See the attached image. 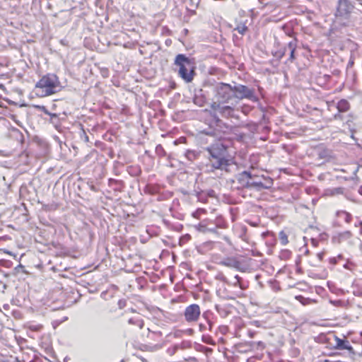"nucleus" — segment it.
I'll use <instances>...</instances> for the list:
<instances>
[{
	"label": "nucleus",
	"instance_id": "f257e3e1",
	"mask_svg": "<svg viewBox=\"0 0 362 362\" xmlns=\"http://www.w3.org/2000/svg\"><path fill=\"white\" fill-rule=\"evenodd\" d=\"M209 152V163L206 164V171L214 172L215 170L228 171V167L232 160L226 158L227 147L221 141L212 144L206 148Z\"/></svg>",
	"mask_w": 362,
	"mask_h": 362
},
{
	"label": "nucleus",
	"instance_id": "f03ea898",
	"mask_svg": "<svg viewBox=\"0 0 362 362\" xmlns=\"http://www.w3.org/2000/svg\"><path fill=\"white\" fill-rule=\"evenodd\" d=\"M59 86L58 78L54 74L44 76L35 85L36 93L41 97L55 93Z\"/></svg>",
	"mask_w": 362,
	"mask_h": 362
},
{
	"label": "nucleus",
	"instance_id": "7ed1b4c3",
	"mask_svg": "<svg viewBox=\"0 0 362 362\" xmlns=\"http://www.w3.org/2000/svg\"><path fill=\"white\" fill-rule=\"evenodd\" d=\"M175 65L177 67L179 76L187 83H189L194 78V67L189 59L185 54L177 55Z\"/></svg>",
	"mask_w": 362,
	"mask_h": 362
},
{
	"label": "nucleus",
	"instance_id": "20e7f679",
	"mask_svg": "<svg viewBox=\"0 0 362 362\" xmlns=\"http://www.w3.org/2000/svg\"><path fill=\"white\" fill-rule=\"evenodd\" d=\"M216 96L220 102L228 103L234 98L233 86L221 83L216 86Z\"/></svg>",
	"mask_w": 362,
	"mask_h": 362
},
{
	"label": "nucleus",
	"instance_id": "39448f33",
	"mask_svg": "<svg viewBox=\"0 0 362 362\" xmlns=\"http://www.w3.org/2000/svg\"><path fill=\"white\" fill-rule=\"evenodd\" d=\"M234 98L243 100L244 98L249 99L253 102L257 101V98L255 95L252 89L243 85H236L233 86Z\"/></svg>",
	"mask_w": 362,
	"mask_h": 362
},
{
	"label": "nucleus",
	"instance_id": "423d86ee",
	"mask_svg": "<svg viewBox=\"0 0 362 362\" xmlns=\"http://www.w3.org/2000/svg\"><path fill=\"white\" fill-rule=\"evenodd\" d=\"M200 314V307L197 304H192L187 306L184 312L185 319L189 323L197 322Z\"/></svg>",
	"mask_w": 362,
	"mask_h": 362
},
{
	"label": "nucleus",
	"instance_id": "0eeeda50",
	"mask_svg": "<svg viewBox=\"0 0 362 362\" xmlns=\"http://www.w3.org/2000/svg\"><path fill=\"white\" fill-rule=\"evenodd\" d=\"M297 47V40L296 39L292 40L291 42H289L287 45L284 48L283 51H280L279 52H276L274 56L281 59L285 54L287 51L289 52V60L291 62H293L295 59V51Z\"/></svg>",
	"mask_w": 362,
	"mask_h": 362
},
{
	"label": "nucleus",
	"instance_id": "6e6552de",
	"mask_svg": "<svg viewBox=\"0 0 362 362\" xmlns=\"http://www.w3.org/2000/svg\"><path fill=\"white\" fill-rule=\"evenodd\" d=\"M252 179V175L247 171H243L238 174L236 177L237 182L239 185L238 188H250V183Z\"/></svg>",
	"mask_w": 362,
	"mask_h": 362
},
{
	"label": "nucleus",
	"instance_id": "1a4fd4ad",
	"mask_svg": "<svg viewBox=\"0 0 362 362\" xmlns=\"http://www.w3.org/2000/svg\"><path fill=\"white\" fill-rule=\"evenodd\" d=\"M262 179H264L263 177H259L257 175H252V179L250 180V188H255L257 190L262 189H267L269 187V185L262 182Z\"/></svg>",
	"mask_w": 362,
	"mask_h": 362
},
{
	"label": "nucleus",
	"instance_id": "9d476101",
	"mask_svg": "<svg viewBox=\"0 0 362 362\" xmlns=\"http://www.w3.org/2000/svg\"><path fill=\"white\" fill-rule=\"evenodd\" d=\"M336 344L334 348L339 350H348L350 353H354V349L350 345L349 341L341 339L340 338L335 337Z\"/></svg>",
	"mask_w": 362,
	"mask_h": 362
},
{
	"label": "nucleus",
	"instance_id": "9b49d317",
	"mask_svg": "<svg viewBox=\"0 0 362 362\" xmlns=\"http://www.w3.org/2000/svg\"><path fill=\"white\" fill-rule=\"evenodd\" d=\"M353 9V6L349 1L338 3L337 14L344 16L349 13Z\"/></svg>",
	"mask_w": 362,
	"mask_h": 362
},
{
	"label": "nucleus",
	"instance_id": "f8f14e48",
	"mask_svg": "<svg viewBox=\"0 0 362 362\" xmlns=\"http://www.w3.org/2000/svg\"><path fill=\"white\" fill-rule=\"evenodd\" d=\"M221 264L223 265H225L228 267L235 268L238 270H242V264L240 261H238L235 258H228L223 261L221 262Z\"/></svg>",
	"mask_w": 362,
	"mask_h": 362
},
{
	"label": "nucleus",
	"instance_id": "ddd939ff",
	"mask_svg": "<svg viewBox=\"0 0 362 362\" xmlns=\"http://www.w3.org/2000/svg\"><path fill=\"white\" fill-rule=\"evenodd\" d=\"M349 103L347 100H340L338 103H337V107L339 110V112H345L346 111L349 110Z\"/></svg>",
	"mask_w": 362,
	"mask_h": 362
},
{
	"label": "nucleus",
	"instance_id": "4468645a",
	"mask_svg": "<svg viewBox=\"0 0 362 362\" xmlns=\"http://www.w3.org/2000/svg\"><path fill=\"white\" fill-rule=\"evenodd\" d=\"M337 216L339 219L344 220L346 223H349L351 221L352 216L351 215L345 211H339L337 212Z\"/></svg>",
	"mask_w": 362,
	"mask_h": 362
},
{
	"label": "nucleus",
	"instance_id": "2eb2a0df",
	"mask_svg": "<svg viewBox=\"0 0 362 362\" xmlns=\"http://www.w3.org/2000/svg\"><path fill=\"white\" fill-rule=\"evenodd\" d=\"M233 109L230 106H222L218 113L223 117H230L233 113Z\"/></svg>",
	"mask_w": 362,
	"mask_h": 362
},
{
	"label": "nucleus",
	"instance_id": "dca6fc26",
	"mask_svg": "<svg viewBox=\"0 0 362 362\" xmlns=\"http://www.w3.org/2000/svg\"><path fill=\"white\" fill-rule=\"evenodd\" d=\"M247 30V28L245 24H240L235 28V30H237L241 35H243Z\"/></svg>",
	"mask_w": 362,
	"mask_h": 362
},
{
	"label": "nucleus",
	"instance_id": "f3484780",
	"mask_svg": "<svg viewBox=\"0 0 362 362\" xmlns=\"http://www.w3.org/2000/svg\"><path fill=\"white\" fill-rule=\"evenodd\" d=\"M280 239H281V242L283 245H286L288 243V238H287V236L285 233H284L283 232H281L280 233Z\"/></svg>",
	"mask_w": 362,
	"mask_h": 362
},
{
	"label": "nucleus",
	"instance_id": "a211bd4d",
	"mask_svg": "<svg viewBox=\"0 0 362 362\" xmlns=\"http://www.w3.org/2000/svg\"><path fill=\"white\" fill-rule=\"evenodd\" d=\"M221 107H222V106L221 105V104H220V103H216V102H214V103H213L211 104V108H212L214 111H216V112H219V110H220V109L221 108Z\"/></svg>",
	"mask_w": 362,
	"mask_h": 362
},
{
	"label": "nucleus",
	"instance_id": "6ab92c4d",
	"mask_svg": "<svg viewBox=\"0 0 362 362\" xmlns=\"http://www.w3.org/2000/svg\"><path fill=\"white\" fill-rule=\"evenodd\" d=\"M235 281L233 283V285L235 286L238 285L241 289H244V287L240 284L241 278L239 276L236 275L235 276Z\"/></svg>",
	"mask_w": 362,
	"mask_h": 362
},
{
	"label": "nucleus",
	"instance_id": "aec40b11",
	"mask_svg": "<svg viewBox=\"0 0 362 362\" xmlns=\"http://www.w3.org/2000/svg\"><path fill=\"white\" fill-rule=\"evenodd\" d=\"M277 7L276 4L274 3H267L264 5L265 8H268L270 11Z\"/></svg>",
	"mask_w": 362,
	"mask_h": 362
},
{
	"label": "nucleus",
	"instance_id": "412c9836",
	"mask_svg": "<svg viewBox=\"0 0 362 362\" xmlns=\"http://www.w3.org/2000/svg\"><path fill=\"white\" fill-rule=\"evenodd\" d=\"M129 323L132 324V325H137L138 326H139L140 328H142V323L141 322L136 323L132 318L129 320Z\"/></svg>",
	"mask_w": 362,
	"mask_h": 362
},
{
	"label": "nucleus",
	"instance_id": "4be33fe9",
	"mask_svg": "<svg viewBox=\"0 0 362 362\" xmlns=\"http://www.w3.org/2000/svg\"><path fill=\"white\" fill-rule=\"evenodd\" d=\"M204 211H205V210H204V209H199L198 210H197V211H196V212H194V213L193 214V216H194V217H198V216H199V214L200 213H202V212H204Z\"/></svg>",
	"mask_w": 362,
	"mask_h": 362
},
{
	"label": "nucleus",
	"instance_id": "5701e85b",
	"mask_svg": "<svg viewBox=\"0 0 362 362\" xmlns=\"http://www.w3.org/2000/svg\"><path fill=\"white\" fill-rule=\"evenodd\" d=\"M207 327L206 325L200 324L199 325V330L201 332H204L206 329Z\"/></svg>",
	"mask_w": 362,
	"mask_h": 362
},
{
	"label": "nucleus",
	"instance_id": "b1692460",
	"mask_svg": "<svg viewBox=\"0 0 362 362\" xmlns=\"http://www.w3.org/2000/svg\"><path fill=\"white\" fill-rule=\"evenodd\" d=\"M354 59H353L352 58H351V59H349V62L348 65H347L348 68H349V67H352V66H353V65H354Z\"/></svg>",
	"mask_w": 362,
	"mask_h": 362
},
{
	"label": "nucleus",
	"instance_id": "393cba45",
	"mask_svg": "<svg viewBox=\"0 0 362 362\" xmlns=\"http://www.w3.org/2000/svg\"><path fill=\"white\" fill-rule=\"evenodd\" d=\"M205 134L207 135H212L213 132H205Z\"/></svg>",
	"mask_w": 362,
	"mask_h": 362
},
{
	"label": "nucleus",
	"instance_id": "a878e982",
	"mask_svg": "<svg viewBox=\"0 0 362 362\" xmlns=\"http://www.w3.org/2000/svg\"><path fill=\"white\" fill-rule=\"evenodd\" d=\"M317 256H318L319 259H321L322 257V254L319 253V254H317Z\"/></svg>",
	"mask_w": 362,
	"mask_h": 362
},
{
	"label": "nucleus",
	"instance_id": "bb28decb",
	"mask_svg": "<svg viewBox=\"0 0 362 362\" xmlns=\"http://www.w3.org/2000/svg\"><path fill=\"white\" fill-rule=\"evenodd\" d=\"M7 254H8L9 255H11V256H14V255L11 252H6Z\"/></svg>",
	"mask_w": 362,
	"mask_h": 362
},
{
	"label": "nucleus",
	"instance_id": "cd10ccee",
	"mask_svg": "<svg viewBox=\"0 0 362 362\" xmlns=\"http://www.w3.org/2000/svg\"><path fill=\"white\" fill-rule=\"evenodd\" d=\"M358 192L361 194H362V186L359 188Z\"/></svg>",
	"mask_w": 362,
	"mask_h": 362
},
{
	"label": "nucleus",
	"instance_id": "c85d7f7f",
	"mask_svg": "<svg viewBox=\"0 0 362 362\" xmlns=\"http://www.w3.org/2000/svg\"><path fill=\"white\" fill-rule=\"evenodd\" d=\"M344 1H348V0H339L338 3L344 2Z\"/></svg>",
	"mask_w": 362,
	"mask_h": 362
},
{
	"label": "nucleus",
	"instance_id": "c756f323",
	"mask_svg": "<svg viewBox=\"0 0 362 362\" xmlns=\"http://www.w3.org/2000/svg\"><path fill=\"white\" fill-rule=\"evenodd\" d=\"M207 325H209V329H211V322H207Z\"/></svg>",
	"mask_w": 362,
	"mask_h": 362
},
{
	"label": "nucleus",
	"instance_id": "7c9ffc66",
	"mask_svg": "<svg viewBox=\"0 0 362 362\" xmlns=\"http://www.w3.org/2000/svg\"><path fill=\"white\" fill-rule=\"evenodd\" d=\"M267 182H268V184L271 185V184H272V180H270V179H269V180H267Z\"/></svg>",
	"mask_w": 362,
	"mask_h": 362
},
{
	"label": "nucleus",
	"instance_id": "2f4dec72",
	"mask_svg": "<svg viewBox=\"0 0 362 362\" xmlns=\"http://www.w3.org/2000/svg\"><path fill=\"white\" fill-rule=\"evenodd\" d=\"M357 1H358L360 3V4L362 5V0H356Z\"/></svg>",
	"mask_w": 362,
	"mask_h": 362
},
{
	"label": "nucleus",
	"instance_id": "473e14b6",
	"mask_svg": "<svg viewBox=\"0 0 362 362\" xmlns=\"http://www.w3.org/2000/svg\"><path fill=\"white\" fill-rule=\"evenodd\" d=\"M358 170V168H356V170H355L354 173L356 174Z\"/></svg>",
	"mask_w": 362,
	"mask_h": 362
}]
</instances>
